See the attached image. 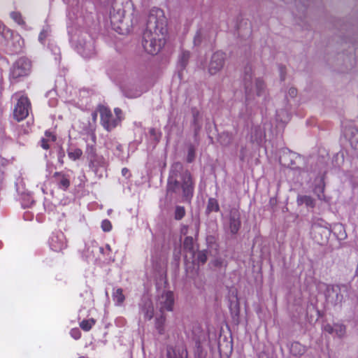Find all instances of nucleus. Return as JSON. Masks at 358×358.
I'll list each match as a JSON object with an SVG mask.
<instances>
[{
  "label": "nucleus",
  "instance_id": "nucleus-1",
  "mask_svg": "<svg viewBox=\"0 0 358 358\" xmlns=\"http://www.w3.org/2000/svg\"><path fill=\"white\" fill-rule=\"evenodd\" d=\"M71 9L68 13V33L71 41L76 44L78 52L85 58L95 54L94 42L90 34L84 31L93 24L94 4L90 1L67 0Z\"/></svg>",
  "mask_w": 358,
  "mask_h": 358
},
{
  "label": "nucleus",
  "instance_id": "nucleus-2",
  "mask_svg": "<svg viewBox=\"0 0 358 358\" xmlns=\"http://www.w3.org/2000/svg\"><path fill=\"white\" fill-rule=\"evenodd\" d=\"M166 18L164 11L158 8L150 10L146 28L143 35L142 45L150 55H157L166 41Z\"/></svg>",
  "mask_w": 358,
  "mask_h": 358
},
{
  "label": "nucleus",
  "instance_id": "nucleus-3",
  "mask_svg": "<svg viewBox=\"0 0 358 358\" xmlns=\"http://www.w3.org/2000/svg\"><path fill=\"white\" fill-rule=\"evenodd\" d=\"M166 192L168 195L182 197L187 202L193 196L194 186L190 173L180 162H175L171 166Z\"/></svg>",
  "mask_w": 358,
  "mask_h": 358
},
{
  "label": "nucleus",
  "instance_id": "nucleus-4",
  "mask_svg": "<svg viewBox=\"0 0 358 358\" xmlns=\"http://www.w3.org/2000/svg\"><path fill=\"white\" fill-rule=\"evenodd\" d=\"M243 83L245 90L246 104L243 106L239 115L242 118H246L251 114L252 106L259 101V100H256L255 95L257 98L263 96L264 83L261 79L255 78L253 80L250 66H247L245 69Z\"/></svg>",
  "mask_w": 358,
  "mask_h": 358
},
{
  "label": "nucleus",
  "instance_id": "nucleus-5",
  "mask_svg": "<svg viewBox=\"0 0 358 358\" xmlns=\"http://www.w3.org/2000/svg\"><path fill=\"white\" fill-rule=\"evenodd\" d=\"M125 10L122 3L115 1L110 11V19L113 29L120 34H129L134 24V19L124 16Z\"/></svg>",
  "mask_w": 358,
  "mask_h": 358
},
{
  "label": "nucleus",
  "instance_id": "nucleus-6",
  "mask_svg": "<svg viewBox=\"0 0 358 358\" xmlns=\"http://www.w3.org/2000/svg\"><path fill=\"white\" fill-rule=\"evenodd\" d=\"M0 44L13 48L14 52H18L21 50L24 41L19 34L6 28L0 22Z\"/></svg>",
  "mask_w": 358,
  "mask_h": 358
},
{
  "label": "nucleus",
  "instance_id": "nucleus-7",
  "mask_svg": "<svg viewBox=\"0 0 358 358\" xmlns=\"http://www.w3.org/2000/svg\"><path fill=\"white\" fill-rule=\"evenodd\" d=\"M13 100L16 101L13 110V117L17 121H21L26 118L30 109V103L27 96L20 93L15 94Z\"/></svg>",
  "mask_w": 358,
  "mask_h": 358
},
{
  "label": "nucleus",
  "instance_id": "nucleus-8",
  "mask_svg": "<svg viewBox=\"0 0 358 358\" xmlns=\"http://www.w3.org/2000/svg\"><path fill=\"white\" fill-rule=\"evenodd\" d=\"M348 292V287L345 285H335L328 286L326 290V299L327 301L333 305L341 303L344 294Z\"/></svg>",
  "mask_w": 358,
  "mask_h": 358
},
{
  "label": "nucleus",
  "instance_id": "nucleus-9",
  "mask_svg": "<svg viewBox=\"0 0 358 358\" xmlns=\"http://www.w3.org/2000/svg\"><path fill=\"white\" fill-rule=\"evenodd\" d=\"M31 71V62L24 57L18 59L10 69V76L12 79H17L29 75Z\"/></svg>",
  "mask_w": 358,
  "mask_h": 358
},
{
  "label": "nucleus",
  "instance_id": "nucleus-10",
  "mask_svg": "<svg viewBox=\"0 0 358 358\" xmlns=\"http://www.w3.org/2000/svg\"><path fill=\"white\" fill-rule=\"evenodd\" d=\"M99 111L101 117V122L102 126L107 131H110L115 128L118 124V118L115 117L110 110L105 106H100Z\"/></svg>",
  "mask_w": 358,
  "mask_h": 358
},
{
  "label": "nucleus",
  "instance_id": "nucleus-11",
  "mask_svg": "<svg viewBox=\"0 0 358 358\" xmlns=\"http://www.w3.org/2000/svg\"><path fill=\"white\" fill-rule=\"evenodd\" d=\"M225 54L221 51L215 52L211 56L208 66V72L213 76L220 72L224 65Z\"/></svg>",
  "mask_w": 358,
  "mask_h": 358
},
{
  "label": "nucleus",
  "instance_id": "nucleus-12",
  "mask_svg": "<svg viewBox=\"0 0 358 358\" xmlns=\"http://www.w3.org/2000/svg\"><path fill=\"white\" fill-rule=\"evenodd\" d=\"M51 250L60 252L66 248V241L63 232L59 231L53 232L49 239Z\"/></svg>",
  "mask_w": 358,
  "mask_h": 358
},
{
  "label": "nucleus",
  "instance_id": "nucleus-13",
  "mask_svg": "<svg viewBox=\"0 0 358 358\" xmlns=\"http://www.w3.org/2000/svg\"><path fill=\"white\" fill-rule=\"evenodd\" d=\"M173 304V293L170 291L163 292L157 299V306L161 313H163L165 310L172 311Z\"/></svg>",
  "mask_w": 358,
  "mask_h": 358
},
{
  "label": "nucleus",
  "instance_id": "nucleus-14",
  "mask_svg": "<svg viewBox=\"0 0 358 358\" xmlns=\"http://www.w3.org/2000/svg\"><path fill=\"white\" fill-rule=\"evenodd\" d=\"M343 134L344 137L350 142L351 146L358 149V130L352 124L346 125L343 127Z\"/></svg>",
  "mask_w": 358,
  "mask_h": 358
},
{
  "label": "nucleus",
  "instance_id": "nucleus-15",
  "mask_svg": "<svg viewBox=\"0 0 358 358\" xmlns=\"http://www.w3.org/2000/svg\"><path fill=\"white\" fill-rule=\"evenodd\" d=\"M71 176L69 171L55 172L53 175L57 187L64 191L66 190L70 186Z\"/></svg>",
  "mask_w": 358,
  "mask_h": 358
},
{
  "label": "nucleus",
  "instance_id": "nucleus-16",
  "mask_svg": "<svg viewBox=\"0 0 358 358\" xmlns=\"http://www.w3.org/2000/svg\"><path fill=\"white\" fill-rule=\"evenodd\" d=\"M240 227V213L237 210L233 209L230 211L229 215V229L231 233L233 234H236Z\"/></svg>",
  "mask_w": 358,
  "mask_h": 358
},
{
  "label": "nucleus",
  "instance_id": "nucleus-17",
  "mask_svg": "<svg viewBox=\"0 0 358 358\" xmlns=\"http://www.w3.org/2000/svg\"><path fill=\"white\" fill-rule=\"evenodd\" d=\"M184 248L186 250L185 259L186 262L187 271L189 270L188 260L189 258L194 257V239L191 236H187L184 240Z\"/></svg>",
  "mask_w": 358,
  "mask_h": 358
},
{
  "label": "nucleus",
  "instance_id": "nucleus-18",
  "mask_svg": "<svg viewBox=\"0 0 358 358\" xmlns=\"http://www.w3.org/2000/svg\"><path fill=\"white\" fill-rule=\"evenodd\" d=\"M265 137L264 130L261 126H254L251 129L250 141L259 145Z\"/></svg>",
  "mask_w": 358,
  "mask_h": 358
},
{
  "label": "nucleus",
  "instance_id": "nucleus-19",
  "mask_svg": "<svg viewBox=\"0 0 358 358\" xmlns=\"http://www.w3.org/2000/svg\"><path fill=\"white\" fill-rule=\"evenodd\" d=\"M104 249L103 247H99L97 243L94 241H90L85 244V255L87 258L94 257L95 254L99 252H103Z\"/></svg>",
  "mask_w": 358,
  "mask_h": 358
},
{
  "label": "nucleus",
  "instance_id": "nucleus-20",
  "mask_svg": "<svg viewBox=\"0 0 358 358\" xmlns=\"http://www.w3.org/2000/svg\"><path fill=\"white\" fill-rule=\"evenodd\" d=\"M90 163L95 172H97L99 169H105L107 164L105 158L101 155H94L91 158Z\"/></svg>",
  "mask_w": 358,
  "mask_h": 358
},
{
  "label": "nucleus",
  "instance_id": "nucleus-21",
  "mask_svg": "<svg viewBox=\"0 0 358 358\" xmlns=\"http://www.w3.org/2000/svg\"><path fill=\"white\" fill-rule=\"evenodd\" d=\"M141 313L145 320H151L154 315V308L150 300L145 299L141 308Z\"/></svg>",
  "mask_w": 358,
  "mask_h": 358
},
{
  "label": "nucleus",
  "instance_id": "nucleus-22",
  "mask_svg": "<svg viewBox=\"0 0 358 358\" xmlns=\"http://www.w3.org/2000/svg\"><path fill=\"white\" fill-rule=\"evenodd\" d=\"M209 38V33L208 31L206 29H199L193 40L194 45L195 46L200 45L203 42H206Z\"/></svg>",
  "mask_w": 358,
  "mask_h": 358
},
{
  "label": "nucleus",
  "instance_id": "nucleus-23",
  "mask_svg": "<svg viewBox=\"0 0 358 358\" xmlns=\"http://www.w3.org/2000/svg\"><path fill=\"white\" fill-rule=\"evenodd\" d=\"M189 51H182L179 56L178 62V68L179 69V75H182V71L185 69L187 65L188 60L189 59Z\"/></svg>",
  "mask_w": 358,
  "mask_h": 358
},
{
  "label": "nucleus",
  "instance_id": "nucleus-24",
  "mask_svg": "<svg viewBox=\"0 0 358 358\" xmlns=\"http://www.w3.org/2000/svg\"><path fill=\"white\" fill-rule=\"evenodd\" d=\"M187 352L184 349L167 348V358H187Z\"/></svg>",
  "mask_w": 358,
  "mask_h": 358
},
{
  "label": "nucleus",
  "instance_id": "nucleus-25",
  "mask_svg": "<svg viewBox=\"0 0 358 358\" xmlns=\"http://www.w3.org/2000/svg\"><path fill=\"white\" fill-rule=\"evenodd\" d=\"M296 202L299 206L305 205L306 207L312 208H314L315 205L314 199L307 195H299Z\"/></svg>",
  "mask_w": 358,
  "mask_h": 358
},
{
  "label": "nucleus",
  "instance_id": "nucleus-26",
  "mask_svg": "<svg viewBox=\"0 0 358 358\" xmlns=\"http://www.w3.org/2000/svg\"><path fill=\"white\" fill-rule=\"evenodd\" d=\"M112 296L115 305L117 306H122L125 299L123 290L121 288L113 289Z\"/></svg>",
  "mask_w": 358,
  "mask_h": 358
},
{
  "label": "nucleus",
  "instance_id": "nucleus-27",
  "mask_svg": "<svg viewBox=\"0 0 358 358\" xmlns=\"http://www.w3.org/2000/svg\"><path fill=\"white\" fill-rule=\"evenodd\" d=\"M190 259V258H189ZM192 259V264L194 265L195 262H197V264H203L206 263L207 260V252L206 250L198 251L196 253L194 252V257H191Z\"/></svg>",
  "mask_w": 358,
  "mask_h": 358
},
{
  "label": "nucleus",
  "instance_id": "nucleus-28",
  "mask_svg": "<svg viewBox=\"0 0 358 358\" xmlns=\"http://www.w3.org/2000/svg\"><path fill=\"white\" fill-rule=\"evenodd\" d=\"M165 321L166 318L163 315L157 317L155 320V328L159 334H163L164 333Z\"/></svg>",
  "mask_w": 358,
  "mask_h": 358
},
{
  "label": "nucleus",
  "instance_id": "nucleus-29",
  "mask_svg": "<svg viewBox=\"0 0 358 358\" xmlns=\"http://www.w3.org/2000/svg\"><path fill=\"white\" fill-rule=\"evenodd\" d=\"M289 120V115L287 110H280L276 112V120L285 124Z\"/></svg>",
  "mask_w": 358,
  "mask_h": 358
},
{
  "label": "nucleus",
  "instance_id": "nucleus-30",
  "mask_svg": "<svg viewBox=\"0 0 358 358\" xmlns=\"http://www.w3.org/2000/svg\"><path fill=\"white\" fill-rule=\"evenodd\" d=\"M334 334L339 338L343 337L345 334V327L341 324H334Z\"/></svg>",
  "mask_w": 358,
  "mask_h": 358
},
{
  "label": "nucleus",
  "instance_id": "nucleus-31",
  "mask_svg": "<svg viewBox=\"0 0 358 358\" xmlns=\"http://www.w3.org/2000/svg\"><path fill=\"white\" fill-rule=\"evenodd\" d=\"M95 324V321L93 319H90L87 320H83L80 323V327L82 329H83L85 331H87L91 329L92 326Z\"/></svg>",
  "mask_w": 358,
  "mask_h": 358
},
{
  "label": "nucleus",
  "instance_id": "nucleus-32",
  "mask_svg": "<svg viewBox=\"0 0 358 358\" xmlns=\"http://www.w3.org/2000/svg\"><path fill=\"white\" fill-rule=\"evenodd\" d=\"M324 184H322L321 185L316 186L314 189V192L316 194L318 199L327 201L326 200V197L324 194Z\"/></svg>",
  "mask_w": 358,
  "mask_h": 358
},
{
  "label": "nucleus",
  "instance_id": "nucleus-33",
  "mask_svg": "<svg viewBox=\"0 0 358 358\" xmlns=\"http://www.w3.org/2000/svg\"><path fill=\"white\" fill-rule=\"evenodd\" d=\"M10 16L11 19L14 22L17 23L18 24H24L23 18H22V15H21V13L20 12L12 11L10 13Z\"/></svg>",
  "mask_w": 358,
  "mask_h": 358
},
{
  "label": "nucleus",
  "instance_id": "nucleus-34",
  "mask_svg": "<svg viewBox=\"0 0 358 358\" xmlns=\"http://www.w3.org/2000/svg\"><path fill=\"white\" fill-rule=\"evenodd\" d=\"M185 215V210L184 207L178 206L175 209V219L176 220H181Z\"/></svg>",
  "mask_w": 358,
  "mask_h": 358
},
{
  "label": "nucleus",
  "instance_id": "nucleus-35",
  "mask_svg": "<svg viewBox=\"0 0 358 358\" xmlns=\"http://www.w3.org/2000/svg\"><path fill=\"white\" fill-rule=\"evenodd\" d=\"M82 150L80 149H74L73 150H70L68 152V155L70 159L72 160H76L80 157L82 155Z\"/></svg>",
  "mask_w": 358,
  "mask_h": 358
},
{
  "label": "nucleus",
  "instance_id": "nucleus-36",
  "mask_svg": "<svg viewBox=\"0 0 358 358\" xmlns=\"http://www.w3.org/2000/svg\"><path fill=\"white\" fill-rule=\"evenodd\" d=\"M195 158V148L191 145L189 147L187 161L189 163L192 162Z\"/></svg>",
  "mask_w": 358,
  "mask_h": 358
},
{
  "label": "nucleus",
  "instance_id": "nucleus-37",
  "mask_svg": "<svg viewBox=\"0 0 358 358\" xmlns=\"http://www.w3.org/2000/svg\"><path fill=\"white\" fill-rule=\"evenodd\" d=\"M49 28L43 29L39 34L38 40L41 43H44L45 38L49 36Z\"/></svg>",
  "mask_w": 358,
  "mask_h": 358
},
{
  "label": "nucleus",
  "instance_id": "nucleus-38",
  "mask_svg": "<svg viewBox=\"0 0 358 358\" xmlns=\"http://www.w3.org/2000/svg\"><path fill=\"white\" fill-rule=\"evenodd\" d=\"M101 228L103 231H110L112 229L111 222L108 220H103L101 222Z\"/></svg>",
  "mask_w": 358,
  "mask_h": 358
},
{
  "label": "nucleus",
  "instance_id": "nucleus-39",
  "mask_svg": "<svg viewBox=\"0 0 358 358\" xmlns=\"http://www.w3.org/2000/svg\"><path fill=\"white\" fill-rule=\"evenodd\" d=\"M70 335L73 338L78 340L80 338L81 332L78 328H73L70 331Z\"/></svg>",
  "mask_w": 358,
  "mask_h": 358
},
{
  "label": "nucleus",
  "instance_id": "nucleus-40",
  "mask_svg": "<svg viewBox=\"0 0 358 358\" xmlns=\"http://www.w3.org/2000/svg\"><path fill=\"white\" fill-rule=\"evenodd\" d=\"M208 208L212 210L217 211L219 206L215 199H210L208 202Z\"/></svg>",
  "mask_w": 358,
  "mask_h": 358
},
{
  "label": "nucleus",
  "instance_id": "nucleus-41",
  "mask_svg": "<svg viewBox=\"0 0 358 358\" xmlns=\"http://www.w3.org/2000/svg\"><path fill=\"white\" fill-rule=\"evenodd\" d=\"M334 324L332 326L329 324H327L324 326L323 329L324 331H326L330 334H334Z\"/></svg>",
  "mask_w": 358,
  "mask_h": 358
},
{
  "label": "nucleus",
  "instance_id": "nucleus-42",
  "mask_svg": "<svg viewBox=\"0 0 358 358\" xmlns=\"http://www.w3.org/2000/svg\"><path fill=\"white\" fill-rule=\"evenodd\" d=\"M51 50L52 51L53 54L56 55L55 57V59H60V57H59V55H60V50L59 48L57 47V46H54L52 48Z\"/></svg>",
  "mask_w": 358,
  "mask_h": 358
},
{
  "label": "nucleus",
  "instance_id": "nucleus-43",
  "mask_svg": "<svg viewBox=\"0 0 358 358\" xmlns=\"http://www.w3.org/2000/svg\"><path fill=\"white\" fill-rule=\"evenodd\" d=\"M45 137L44 138H46L49 141H54L55 140V136L52 134V132L49 131H46L45 133Z\"/></svg>",
  "mask_w": 358,
  "mask_h": 358
},
{
  "label": "nucleus",
  "instance_id": "nucleus-44",
  "mask_svg": "<svg viewBox=\"0 0 358 358\" xmlns=\"http://www.w3.org/2000/svg\"><path fill=\"white\" fill-rule=\"evenodd\" d=\"M297 94V90L296 88L294 87H290L288 90V95L292 97V98H294L296 96Z\"/></svg>",
  "mask_w": 358,
  "mask_h": 358
},
{
  "label": "nucleus",
  "instance_id": "nucleus-45",
  "mask_svg": "<svg viewBox=\"0 0 358 358\" xmlns=\"http://www.w3.org/2000/svg\"><path fill=\"white\" fill-rule=\"evenodd\" d=\"M48 141L49 140L46 139V138H43L41 141V147L45 149V150H47L49 148V144H48Z\"/></svg>",
  "mask_w": 358,
  "mask_h": 358
},
{
  "label": "nucleus",
  "instance_id": "nucleus-46",
  "mask_svg": "<svg viewBox=\"0 0 358 358\" xmlns=\"http://www.w3.org/2000/svg\"><path fill=\"white\" fill-rule=\"evenodd\" d=\"M115 149H116V152H115V154L118 157H120V158H123V157H122L120 155V152H122V146L117 143L115 146Z\"/></svg>",
  "mask_w": 358,
  "mask_h": 358
},
{
  "label": "nucleus",
  "instance_id": "nucleus-47",
  "mask_svg": "<svg viewBox=\"0 0 358 358\" xmlns=\"http://www.w3.org/2000/svg\"><path fill=\"white\" fill-rule=\"evenodd\" d=\"M115 115H114V117L118 118L119 123L121 120L122 110L120 108H115Z\"/></svg>",
  "mask_w": 358,
  "mask_h": 358
},
{
  "label": "nucleus",
  "instance_id": "nucleus-48",
  "mask_svg": "<svg viewBox=\"0 0 358 358\" xmlns=\"http://www.w3.org/2000/svg\"><path fill=\"white\" fill-rule=\"evenodd\" d=\"M64 157V152L60 150L58 153V160L61 164H63V157Z\"/></svg>",
  "mask_w": 358,
  "mask_h": 358
},
{
  "label": "nucleus",
  "instance_id": "nucleus-49",
  "mask_svg": "<svg viewBox=\"0 0 358 358\" xmlns=\"http://www.w3.org/2000/svg\"><path fill=\"white\" fill-rule=\"evenodd\" d=\"M104 249V251L103 252H101V254L103 255H108L110 252H111V248H110V246L109 245H106L105 248H103Z\"/></svg>",
  "mask_w": 358,
  "mask_h": 358
},
{
  "label": "nucleus",
  "instance_id": "nucleus-50",
  "mask_svg": "<svg viewBox=\"0 0 358 358\" xmlns=\"http://www.w3.org/2000/svg\"><path fill=\"white\" fill-rule=\"evenodd\" d=\"M122 174L124 177H129L130 176L129 169L127 168H123L122 169Z\"/></svg>",
  "mask_w": 358,
  "mask_h": 358
},
{
  "label": "nucleus",
  "instance_id": "nucleus-51",
  "mask_svg": "<svg viewBox=\"0 0 358 358\" xmlns=\"http://www.w3.org/2000/svg\"><path fill=\"white\" fill-rule=\"evenodd\" d=\"M279 71H280V78H281V80H284L285 79V77H284V72H285V68L282 67V66H280L279 68Z\"/></svg>",
  "mask_w": 358,
  "mask_h": 358
},
{
  "label": "nucleus",
  "instance_id": "nucleus-52",
  "mask_svg": "<svg viewBox=\"0 0 358 358\" xmlns=\"http://www.w3.org/2000/svg\"><path fill=\"white\" fill-rule=\"evenodd\" d=\"M194 124H196V126L197 127V128L195 129V133L196 134V132H197L196 130H197V129H199V126H197V117H196L195 114H194Z\"/></svg>",
  "mask_w": 358,
  "mask_h": 358
},
{
  "label": "nucleus",
  "instance_id": "nucleus-53",
  "mask_svg": "<svg viewBox=\"0 0 358 358\" xmlns=\"http://www.w3.org/2000/svg\"><path fill=\"white\" fill-rule=\"evenodd\" d=\"M96 117H97V113L96 112H93L92 113V118L94 121H96Z\"/></svg>",
  "mask_w": 358,
  "mask_h": 358
},
{
  "label": "nucleus",
  "instance_id": "nucleus-54",
  "mask_svg": "<svg viewBox=\"0 0 358 358\" xmlns=\"http://www.w3.org/2000/svg\"><path fill=\"white\" fill-rule=\"evenodd\" d=\"M101 3H106L110 1V0H99Z\"/></svg>",
  "mask_w": 358,
  "mask_h": 358
},
{
  "label": "nucleus",
  "instance_id": "nucleus-55",
  "mask_svg": "<svg viewBox=\"0 0 358 358\" xmlns=\"http://www.w3.org/2000/svg\"><path fill=\"white\" fill-rule=\"evenodd\" d=\"M119 322H124V319L123 318H118L116 320V322L118 324Z\"/></svg>",
  "mask_w": 358,
  "mask_h": 358
},
{
  "label": "nucleus",
  "instance_id": "nucleus-56",
  "mask_svg": "<svg viewBox=\"0 0 358 358\" xmlns=\"http://www.w3.org/2000/svg\"><path fill=\"white\" fill-rule=\"evenodd\" d=\"M141 93L138 94L137 95H136L135 96H140Z\"/></svg>",
  "mask_w": 358,
  "mask_h": 358
},
{
  "label": "nucleus",
  "instance_id": "nucleus-57",
  "mask_svg": "<svg viewBox=\"0 0 358 358\" xmlns=\"http://www.w3.org/2000/svg\"><path fill=\"white\" fill-rule=\"evenodd\" d=\"M80 358H85V357H80Z\"/></svg>",
  "mask_w": 358,
  "mask_h": 358
}]
</instances>
